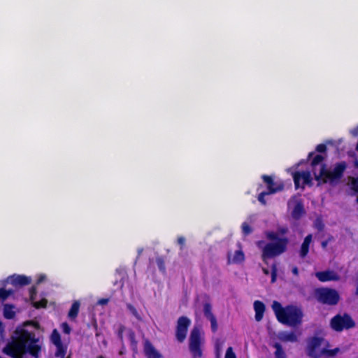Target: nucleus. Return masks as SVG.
I'll list each match as a JSON object with an SVG mask.
<instances>
[{"mask_svg":"<svg viewBox=\"0 0 358 358\" xmlns=\"http://www.w3.org/2000/svg\"><path fill=\"white\" fill-rule=\"evenodd\" d=\"M38 342L39 338L36 337L34 332L23 328H17L11 337V341L4 348L3 352L12 358H22L26 353L38 358L41 350Z\"/></svg>","mask_w":358,"mask_h":358,"instance_id":"f257e3e1","label":"nucleus"},{"mask_svg":"<svg viewBox=\"0 0 358 358\" xmlns=\"http://www.w3.org/2000/svg\"><path fill=\"white\" fill-rule=\"evenodd\" d=\"M347 167L348 164L345 161L336 163L332 171L327 169L325 164H322L319 173H315V179L319 184L329 182L331 185H335L343 177Z\"/></svg>","mask_w":358,"mask_h":358,"instance_id":"f03ea898","label":"nucleus"},{"mask_svg":"<svg viewBox=\"0 0 358 358\" xmlns=\"http://www.w3.org/2000/svg\"><path fill=\"white\" fill-rule=\"evenodd\" d=\"M289 240L287 238H282L278 242L268 243L262 249V259L266 263L268 259L273 258L284 253L287 250Z\"/></svg>","mask_w":358,"mask_h":358,"instance_id":"7ed1b4c3","label":"nucleus"},{"mask_svg":"<svg viewBox=\"0 0 358 358\" xmlns=\"http://www.w3.org/2000/svg\"><path fill=\"white\" fill-rule=\"evenodd\" d=\"M315 294L317 301L322 304L335 306L340 301L338 292L332 288H317L315 289Z\"/></svg>","mask_w":358,"mask_h":358,"instance_id":"20e7f679","label":"nucleus"},{"mask_svg":"<svg viewBox=\"0 0 358 358\" xmlns=\"http://www.w3.org/2000/svg\"><path fill=\"white\" fill-rule=\"evenodd\" d=\"M303 313L301 310L294 306H287L285 313L279 322L283 324L295 327L301 323Z\"/></svg>","mask_w":358,"mask_h":358,"instance_id":"39448f33","label":"nucleus"},{"mask_svg":"<svg viewBox=\"0 0 358 358\" xmlns=\"http://www.w3.org/2000/svg\"><path fill=\"white\" fill-rule=\"evenodd\" d=\"M330 326L334 331L341 332L344 329L353 328L355 322L348 313H344L343 315L338 314L331 319Z\"/></svg>","mask_w":358,"mask_h":358,"instance_id":"423d86ee","label":"nucleus"},{"mask_svg":"<svg viewBox=\"0 0 358 358\" xmlns=\"http://www.w3.org/2000/svg\"><path fill=\"white\" fill-rule=\"evenodd\" d=\"M189 348L193 358H201L202 357L201 334L197 327H194L191 331Z\"/></svg>","mask_w":358,"mask_h":358,"instance_id":"0eeeda50","label":"nucleus"},{"mask_svg":"<svg viewBox=\"0 0 358 358\" xmlns=\"http://www.w3.org/2000/svg\"><path fill=\"white\" fill-rule=\"evenodd\" d=\"M323 338L318 336L310 338L307 344L306 354L310 358H321L322 350L320 347L322 345Z\"/></svg>","mask_w":358,"mask_h":358,"instance_id":"6e6552de","label":"nucleus"},{"mask_svg":"<svg viewBox=\"0 0 358 358\" xmlns=\"http://www.w3.org/2000/svg\"><path fill=\"white\" fill-rule=\"evenodd\" d=\"M191 324V320L186 316L178 318L176 329V338L180 343H182L187 336L188 328Z\"/></svg>","mask_w":358,"mask_h":358,"instance_id":"1a4fd4ad","label":"nucleus"},{"mask_svg":"<svg viewBox=\"0 0 358 358\" xmlns=\"http://www.w3.org/2000/svg\"><path fill=\"white\" fill-rule=\"evenodd\" d=\"M262 178L266 184L268 194H272L280 192L284 189V184L282 182L275 183L271 176L262 175Z\"/></svg>","mask_w":358,"mask_h":358,"instance_id":"9d476101","label":"nucleus"},{"mask_svg":"<svg viewBox=\"0 0 358 358\" xmlns=\"http://www.w3.org/2000/svg\"><path fill=\"white\" fill-rule=\"evenodd\" d=\"M203 314L204 316L210 322V327L212 331L215 333L218 328L217 319L212 312V306L208 302H206L203 304Z\"/></svg>","mask_w":358,"mask_h":358,"instance_id":"9b49d317","label":"nucleus"},{"mask_svg":"<svg viewBox=\"0 0 358 358\" xmlns=\"http://www.w3.org/2000/svg\"><path fill=\"white\" fill-rule=\"evenodd\" d=\"M143 352L146 358H162V355L148 339L144 340Z\"/></svg>","mask_w":358,"mask_h":358,"instance_id":"f8f14e48","label":"nucleus"},{"mask_svg":"<svg viewBox=\"0 0 358 358\" xmlns=\"http://www.w3.org/2000/svg\"><path fill=\"white\" fill-rule=\"evenodd\" d=\"M315 276L320 282L337 281L339 280V275L333 271L327 270L324 271H318L315 273Z\"/></svg>","mask_w":358,"mask_h":358,"instance_id":"ddd939ff","label":"nucleus"},{"mask_svg":"<svg viewBox=\"0 0 358 358\" xmlns=\"http://www.w3.org/2000/svg\"><path fill=\"white\" fill-rule=\"evenodd\" d=\"M306 214L303 203L301 200L297 201L292 211V217L293 219L298 220Z\"/></svg>","mask_w":358,"mask_h":358,"instance_id":"4468645a","label":"nucleus"},{"mask_svg":"<svg viewBox=\"0 0 358 358\" xmlns=\"http://www.w3.org/2000/svg\"><path fill=\"white\" fill-rule=\"evenodd\" d=\"M31 280L29 277L23 275H16L11 277V283L14 286H24L31 283Z\"/></svg>","mask_w":358,"mask_h":358,"instance_id":"2eb2a0df","label":"nucleus"},{"mask_svg":"<svg viewBox=\"0 0 358 358\" xmlns=\"http://www.w3.org/2000/svg\"><path fill=\"white\" fill-rule=\"evenodd\" d=\"M254 309L255 311V320L257 322H259L262 320L264 313L265 312V305L264 303L261 301H255L254 302Z\"/></svg>","mask_w":358,"mask_h":358,"instance_id":"dca6fc26","label":"nucleus"},{"mask_svg":"<svg viewBox=\"0 0 358 358\" xmlns=\"http://www.w3.org/2000/svg\"><path fill=\"white\" fill-rule=\"evenodd\" d=\"M312 241V234L307 235L301 246V249L299 251V256L301 258H305L309 252L310 244Z\"/></svg>","mask_w":358,"mask_h":358,"instance_id":"f3484780","label":"nucleus"},{"mask_svg":"<svg viewBox=\"0 0 358 358\" xmlns=\"http://www.w3.org/2000/svg\"><path fill=\"white\" fill-rule=\"evenodd\" d=\"M127 336L130 341V346L134 353L138 352V341L136 339V334L131 329L127 330Z\"/></svg>","mask_w":358,"mask_h":358,"instance_id":"a211bd4d","label":"nucleus"},{"mask_svg":"<svg viewBox=\"0 0 358 358\" xmlns=\"http://www.w3.org/2000/svg\"><path fill=\"white\" fill-rule=\"evenodd\" d=\"M245 255L241 250H236L234 255L232 259H230L229 254L228 255V263L240 264L244 262Z\"/></svg>","mask_w":358,"mask_h":358,"instance_id":"6ab92c4d","label":"nucleus"},{"mask_svg":"<svg viewBox=\"0 0 358 358\" xmlns=\"http://www.w3.org/2000/svg\"><path fill=\"white\" fill-rule=\"evenodd\" d=\"M272 308L275 314L277 320L279 321L285 313V307L283 308L280 303L274 301L272 304Z\"/></svg>","mask_w":358,"mask_h":358,"instance_id":"aec40b11","label":"nucleus"},{"mask_svg":"<svg viewBox=\"0 0 358 358\" xmlns=\"http://www.w3.org/2000/svg\"><path fill=\"white\" fill-rule=\"evenodd\" d=\"M80 306V303L78 301H73L68 313V317L69 319L75 320L78 317Z\"/></svg>","mask_w":358,"mask_h":358,"instance_id":"412c9836","label":"nucleus"},{"mask_svg":"<svg viewBox=\"0 0 358 358\" xmlns=\"http://www.w3.org/2000/svg\"><path fill=\"white\" fill-rule=\"evenodd\" d=\"M279 338L283 342H296L297 336L294 332H283L280 334Z\"/></svg>","mask_w":358,"mask_h":358,"instance_id":"4be33fe9","label":"nucleus"},{"mask_svg":"<svg viewBox=\"0 0 358 358\" xmlns=\"http://www.w3.org/2000/svg\"><path fill=\"white\" fill-rule=\"evenodd\" d=\"M14 306L11 304H5L3 307V316L5 318L10 320L15 316V312L13 310Z\"/></svg>","mask_w":358,"mask_h":358,"instance_id":"5701e85b","label":"nucleus"},{"mask_svg":"<svg viewBox=\"0 0 358 358\" xmlns=\"http://www.w3.org/2000/svg\"><path fill=\"white\" fill-rule=\"evenodd\" d=\"M340 348H336L334 349L328 350L326 348L322 349L321 357H325L327 358H333L336 356V355L339 352Z\"/></svg>","mask_w":358,"mask_h":358,"instance_id":"b1692460","label":"nucleus"},{"mask_svg":"<svg viewBox=\"0 0 358 358\" xmlns=\"http://www.w3.org/2000/svg\"><path fill=\"white\" fill-rule=\"evenodd\" d=\"M57 350L55 352V357L64 358L66 354V346L64 345L63 343L55 345Z\"/></svg>","mask_w":358,"mask_h":358,"instance_id":"393cba45","label":"nucleus"},{"mask_svg":"<svg viewBox=\"0 0 358 358\" xmlns=\"http://www.w3.org/2000/svg\"><path fill=\"white\" fill-rule=\"evenodd\" d=\"M50 341L55 345L62 343L60 334L57 329H55L52 330L50 336Z\"/></svg>","mask_w":358,"mask_h":358,"instance_id":"a878e982","label":"nucleus"},{"mask_svg":"<svg viewBox=\"0 0 358 358\" xmlns=\"http://www.w3.org/2000/svg\"><path fill=\"white\" fill-rule=\"evenodd\" d=\"M273 347L275 348V356L276 358H286V355L280 343H275Z\"/></svg>","mask_w":358,"mask_h":358,"instance_id":"bb28decb","label":"nucleus"},{"mask_svg":"<svg viewBox=\"0 0 358 358\" xmlns=\"http://www.w3.org/2000/svg\"><path fill=\"white\" fill-rule=\"evenodd\" d=\"M127 308L129 310V312L132 314V315L138 320L141 322L143 318L140 313L138 312L136 308L131 303L127 304Z\"/></svg>","mask_w":358,"mask_h":358,"instance_id":"cd10ccee","label":"nucleus"},{"mask_svg":"<svg viewBox=\"0 0 358 358\" xmlns=\"http://www.w3.org/2000/svg\"><path fill=\"white\" fill-rule=\"evenodd\" d=\"M127 329H127L124 325L120 324L116 331L117 336L122 345H124V333L125 331L127 332Z\"/></svg>","mask_w":358,"mask_h":358,"instance_id":"c85d7f7f","label":"nucleus"},{"mask_svg":"<svg viewBox=\"0 0 358 358\" xmlns=\"http://www.w3.org/2000/svg\"><path fill=\"white\" fill-rule=\"evenodd\" d=\"M156 263L158 266L159 270L163 273H166V266H165V260L164 258L162 256L157 257L156 258Z\"/></svg>","mask_w":358,"mask_h":358,"instance_id":"c756f323","label":"nucleus"},{"mask_svg":"<svg viewBox=\"0 0 358 358\" xmlns=\"http://www.w3.org/2000/svg\"><path fill=\"white\" fill-rule=\"evenodd\" d=\"M33 307L36 309L45 308L47 307L48 301L46 299H42L38 301H35L34 300L33 302H31Z\"/></svg>","mask_w":358,"mask_h":358,"instance_id":"7c9ffc66","label":"nucleus"},{"mask_svg":"<svg viewBox=\"0 0 358 358\" xmlns=\"http://www.w3.org/2000/svg\"><path fill=\"white\" fill-rule=\"evenodd\" d=\"M302 179L301 172L296 171L293 173V180L294 182L295 189L300 187V181Z\"/></svg>","mask_w":358,"mask_h":358,"instance_id":"2f4dec72","label":"nucleus"},{"mask_svg":"<svg viewBox=\"0 0 358 358\" xmlns=\"http://www.w3.org/2000/svg\"><path fill=\"white\" fill-rule=\"evenodd\" d=\"M324 157L321 155H316L312 159L311 166L315 167V166L321 164L324 160Z\"/></svg>","mask_w":358,"mask_h":358,"instance_id":"473e14b6","label":"nucleus"},{"mask_svg":"<svg viewBox=\"0 0 358 358\" xmlns=\"http://www.w3.org/2000/svg\"><path fill=\"white\" fill-rule=\"evenodd\" d=\"M266 238L270 241H274L278 242V240L282 239V238H280L278 234L274 231H267L266 233Z\"/></svg>","mask_w":358,"mask_h":358,"instance_id":"72a5a7b5","label":"nucleus"},{"mask_svg":"<svg viewBox=\"0 0 358 358\" xmlns=\"http://www.w3.org/2000/svg\"><path fill=\"white\" fill-rule=\"evenodd\" d=\"M12 290L0 288V299L1 301H5L12 294Z\"/></svg>","mask_w":358,"mask_h":358,"instance_id":"f704fd0d","label":"nucleus"},{"mask_svg":"<svg viewBox=\"0 0 358 358\" xmlns=\"http://www.w3.org/2000/svg\"><path fill=\"white\" fill-rule=\"evenodd\" d=\"M241 227L242 231L245 236L249 235L252 231V227L247 222H243Z\"/></svg>","mask_w":358,"mask_h":358,"instance_id":"c9c22d12","label":"nucleus"},{"mask_svg":"<svg viewBox=\"0 0 358 358\" xmlns=\"http://www.w3.org/2000/svg\"><path fill=\"white\" fill-rule=\"evenodd\" d=\"M270 194H268L267 192L264 191V192H261L260 194H259L258 196H257V199L258 201L262 204V205H266V201L265 199V196L266 195H269Z\"/></svg>","mask_w":358,"mask_h":358,"instance_id":"e433bc0d","label":"nucleus"},{"mask_svg":"<svg viewBox=\"0 0 358 358\" xmlns=\"http://www.w3.org/2000/svg\"><path fill=\"white\" fill-rule=\"evenodd\" d=\"M61 329H62L63 333L66 334H69L71 331V328L66 322L62 323Z\"/></svg>","mask_w":358,"mask_h":358,"instance_id":"4c0bfd02","label":"nucleus"},{"mask_svg":"<svg viewBox=\"0 0 358 358\" xmlns=\"http://www.w3.org/2000/svg\"><path fill=\"white\" fill-rule=\"evenodd\" d=\"M277 278V266L275 264L271 266V282L273 283L276 281Z\"/></svg>","mask_w":358,"mask_h":358,"instance_id":"58836bf2","label":"nucleus"},{"mask_svg":"<svg viewBox=\"0 0 358 358\" xmlns=\"http://www.w3.org/2000/svg\"><path fill=\"white\" fill-rule=\"evenodd\" d=\"M301 174H302V179L303 180V183L304 184L310 183L311 181L310 173L306 172V171H303V172H301Z\"/></svg>","mask_w":358,"mask_h":358,"instance_id":"ea45409f","label":"nucleus"},{"mask_svg":"<svg viewBox=\"0 0 358 358\" xmlns=\"http://www.w3.org/2000/svg\"><path fill=\"white\" fill-rule=\"evenodd\" d=\"M37 290L35 286H32L29 289V299L31 302H33L35 300L36 296Z\"/></svg>","mask_w":358,"mask_h":358,"instance_id":"a19ab883","label":"nucleus"},{"mask_svg":"<svg viewBox=\"0 0 358 358\" xmlns=\"http://www.w3.org/2000/svg\"><path fill=\"white\" fill-rule=\"evenodd\" d=\"M351 188L354 192L358 193V177L352 178L351 181Z\"/></svg>","mask_w":358,"mask_h":358,"instance_id":"79ce46f5","label":"nucleus"},{"mask_svg":"<svg viewBox=\"0 0 358 358\" xmlns=\"http://www.w3.org/2000/svg\"><path fill=\"white\" fill-rule=\"evenodd\" d=\"M327 145L324 143L317 145L315 148V150L320 153H324L327 151Z\"/></svg>","mask_w":358,"mask_h":358,"instance_id":"37998d69","label":"nucleus"},{"mask_svg":"<svg viewBox=\"0 0 358 358\" xmlns=\"http://www.w3.org/2000/svg\"><path fill=\"white\" fill-rule=\"evenodd\" d=\"M225 358H236L231 347H229L226 351Z\"/></svg>","mask_w":358,"mask_h":358,"instance_id":"c03bdc74","label":"nucleus"},{"mask_svg":"<svg viewBox=\"0 0 358 358\" xmlns=\"http://www.w3.org/2000/svg\"><path fill=\"white\" fill-rule=\"evenodd\" d=\"M177 243L180 245V250L183 249V247L185 244V238L183 236H179L177 239Z\"/></svg>","mask_w":358,"mask_h":358,"instance_id":"a18cd8bd","label":"nucleus"},{"mask_svg":"<svg viewBox=\"0 0 358 358\" xmlns=\"http://www.w3.org/2000/svg\"><path fill=\"white\" fill-rule=\"evenodd\" d=\"M108 301H109V299L102 298L98 301V304L101 305V306L106 305L108 303Z\"/></svg>","mask_w":358,"mask_h":358,"instance_id":"49530a36","label":"nucleus"},{"mask_svg":"<svg viewBox=\"0 0 358 358\" xmlns=\"http://www.w3.org/2000/svg\"><path fill=\"white\" fill-rule=\"evenodd\" d=\"M350 133L353 136H358V126L351 130Z\"/></svg>","mask_w":358,"mask_h":358,"instance_id":"de8ad7c7","label":"nucleus"},{"mask_svg":"<svg viewBox=\"0 0 358 358\" xmlns=\"http://www.w3.org/2000/svg\"><path fill=\"white\" fill-rule=\"evenodd\" d=\"M292 273L297 276L299 275V268L296 266H294L292 269Z\"/></svg>","mask_w":358,"mask_h":358,"instance_id":"09e8293b","label":"nucleus"},{"mask_svg":"<svg viewBox=\"0 0 358 358\" xmlns=\"http://www.w3.org/2000/svg\"><path fill=\"white\" fill-rule=\"evenodd\" d=\"M279 231L281 234H285L287 232V228H285V227H282V228H280L279 229Z\"/></svg>","mask_w":358,"mask_h":358,"instance_id":"8fccbe9b","label":"nucleus"},{"mask_svg":"<svg viewBox=\"0 0 358 358\" xmlns=\"http://www.w3.org/2000/svg\"><path fill=\"white\" fill-rule=\"evenodd\" d=\"M262 271H263V273H264L265 275H266L269 274V271H268V268H262Z\"/></svg>","mask_w":358,"mask_h":358,"instance_id":"3c124183","label":"nucleus"},{"mask_svg":"<svg viewBox=\"0 0 358 358\" xmlns=\"http://www.w3.org/2000/svg\"><path fill=\"white\" fill-rule=\"evenodd\" d=\"M45 279V276L44 275H41L37 280V283L39 284L41 283L43 280Z\"/></svg>","mask_w":358,"mask_h":358,"instance_id":"603ef678","label":"nucleus"},{"mask_svg":"<svg viewBox=\"0 0 358 358\" xmlns=\"http://www.w3.org/2000/svg\"><path fill=\"white\" fill-rule=\"evenodd\" d=\"M36 328H38L39 327V324L38 322H31Z\"/></svg>","mask_w":358,"mask_h":358,"instance_id":"864d4df0","label":"nucleus"},{"mask_svg":"<svg viewBox=\"0 0 358 358\" xmlns=\"http://www.w3.org/2000/svg\"><path fill=\"white\" fill-rule=\"evenodd\" d=\"M314 155V152H310L308 156V159H310Z\"/></svg>","mask_w":358,"mask_h":358,"instance_id":"5fc2aeb1","label":"nucleus"},{"mask_svg":"<svg viewBox=\"0 0 358 358\" xmlns=\"http://www.w3.org/2000/svg\"><path fill=\"white\" fill-rule=\"evenodd\" d=\"M327 243L326 241H323V242L322 243V246L323 248H325V247L327 246Z\"/></svg>","mask_w":358,"mask_h":358,"instance_id":"6e6d98bb","label":"nucleus"},{"mask_svg":"<svg viewBox=\"0 0 358 358\" xmlns=\"http://www.w3.org/2000/svg\"><path fill=\"white\" fill-rule=\"evenodd\" d=\"M122 349H124V345H122ZM119 354L121 355H123L124 354L123 350H120Z\"/></svg>","mask_w":358,"mask_h":358,"instance_id":"4d7b16f0","label":"nucleus"},{"mask_svg":"<svg viewBox=\"0 0 358 358\" xmlns=\"http://www.w3.org/2000/svg\"><path fill=\"white\" fill-rule=\"evenodd\" d=\"M142 251H143V249H139V250H138V255H141V253L142 252Z\"/></svg>","mask_w":358,"mask_h":358,"instance_id":"13d9d810","label":"nucleus"},{"mask_svg":"<svg viewBox=\"0 0 358 358\" xmlns=\"http://www.w3.org/2000/svg\"><path fill=\"white\" fill-rule=\"evenodd\" d=\"M96 358H105L103 355H99L96 357Z\"/></svg>","mask_w":358,"mask_h":358,"instance_id":"bf43d9fd","label":"nucleus"},{"mask_svg":"<svg viewBox=\"0 0 358 358\" xmlns=\"http://www.w3.org/2000/svg\"><path fill=\"white\" fill-rule=\"evenodd\" d=\"M355 164V166L358 167V161H356Z\"/></svg>","mask_w":358,"mask_h":358,"instance_id":"052dcab7","label":"nucleus"},{"mask_svg":"<svg viewBox=\"0 0 358 358\" xmlns=\"http://www.w3.org/2000/svg\"><path fill=\"white\" fill-rule=\"evenodd\" d=\"M357 202L358 203V196L357 197Z\"/></svg>","mask_w":358,"mask_h":358,"instance_id":"680f3d73","label":"nucleus"},{"mask_svg":"<svg viewBox=\"0 0 358 358\" xmlns=\"http://www.w3.org/2000/svg\"><path fill=\"white\" fill-rule=\"evenodd\" d=\"M0 325H1V323L0 322Z\"/></svg>","mask_w":358,"mask_h":358,"instance_id":"e2e57ef3","label":"nucleus"}]
</instances>
